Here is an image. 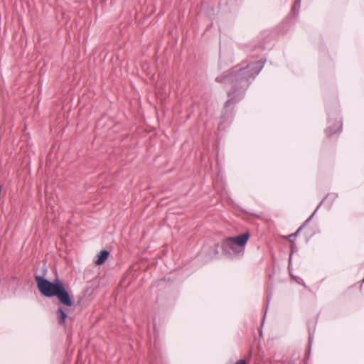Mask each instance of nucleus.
<instances>
[{
	"label": "nucleus",
	"instance_id": "nucleus-10",
	"mask_svg": "<svg viewBox=\"0 0 364 364\" xmlns=\"http://www.w3.org/2000/svg\"><path fill=\"white\" fill-rule=\"evenodd\" d=\"M289 276H290V278L291 280L295 281L296 282L299 284V282L297 280V278H298L297 276H296L295 274H289Z\"/></svg>",
	"mask_w": 364,
	"mask_h": 364
},
{
	"label": "nucleus",
	"instance_id": "nucleus-13",
	"mask_svg": "<svg viewBox=\"0 0 364 364\" xmlns=\"http://www.w3.org/2000/svg\"><path fill=\"white\" fill-rule=\"evenodd\" d=\"M269 298H268V299H267V304H269ZM267 305H268V304H267Z\"/></svg>",
	"mask_w": 364,
	"mask_h": 364
},
{
	"label": "nucleus",
	"instance_id": "nucleus-1",
	"mask_svg": "<svg viewBox=\"0 0 364 364\" xmlns=\"http://www.w3.org/2000/svg\"><path fill=\"white\" fill-rule=\"evenodd\" d=\"M263 67L264 62L260 60L244 66L237 65L215 78L216 82L232 85L228 92V99L225 104V109H228L244 97L251 82L260 73Z\"/></svg>",
	"mask_w": 364,
	"mask_h": 364
},
{
	"label": "nucleus",
	"instance_id": "nucleus-12",
	"mask_svg": "<svg viewBox=\"0 0 364 364\" xmlns=\"http://www.w3.org/2000/svg\"><path fill=\"white\" fill-rule=\"evenodd\" d=\"M48 270L46 267H43V273H47Z\"/></svg>",
	"mask_w": 364,
	"mask_h": 364
},
{
	"label": "nucleus",
	"instance_id": "nucleus-4",
	"mask_svg": "<svg viewBox=\"0 0 364 364\" xmlns=\"http://www.w3.org/2000/svg\"><path fill=\"white\" fill-rule=\"evenodd\" d=\"M333 119H335L334 122H331V119H329L328 121V125L326 132L328 137L332 136L337 133H340L342 129L341 119L338 114H336Z\"/></svg>",
	"mask_w": 364,
	"mask_h": 364
},
{
	"label": "nucleus",
	"instance_id": "nucleus-2",
	"mask_svg": "<svg viewBox=\"0 0 364 364\" xmlns=\"http://www.w3.org/2000/svg\"><path fill=\"white\" fill-rule=\"evenodd\" d=\"M36 280L42 295L48 298L56 296L61 304L67 306L73 305L71 296L59 278L50 282L39 274H36Z\"/></svg>",
	"mask_w": 364,
	"mask_h": 364
},
{
	"label": "nucleus",
	"instance_id": "nucleus-3",
	"mask_svg": "<svg viewBox=\"0 0 364 364\" xmlns=\"http://www.w3.org/2000/svg\"><path fill=\"white\" fill-rule=\"evenodd\" d=\"M250 238V234L245 232L236 237H229L221 242L222 254L227 258L235 259L242 257L245 247Z\"/></svg>",
	"mask_w": 364,
	"mask_h": 364
},
{
	"label": "nucleus",
	"instance_id": "nucleus-7",
	"mask_svg": "<svg viewBox=\"0 0 364 364\" xmlns=\"http://www.w3.org/2000/svg\"><path fill=\"white\" fill-rule=\"evenodd\" d=\"M57 317L58 320V323L61 325H65V320L67 318L66 312L63 309V308H59L57 311Z\"/></svg>",
	"mask_w": 364,
	"mask_h": 364
},
{
	"label": "nucleus",
	"instance_id": "nucleus-14",
	"mask_svg": "<svg viewBox=\"0 0 364 364\" xmlns=\"http://www.w3.org/2000/svg\"><path fill=\"white\" fill-rule=\"evenodd\" d=\"M361 282L363 283L364 282V278L361 280Z\"/></svg>",
	"mask_w": 364,
	"mask_h": 364
},
{
	"label": "nucleus",
	"instance_id": "nucleus-11",
	"mask_svg": "<svg viewBox=\"0 0 364 364\" xmlns=\"http://www.w3.org/2000/svg\"><path fill=\"white\" fill-rule=\"evenodd\" d=\"M234 364H247L246 361L243 359H240L237 361H236Z\"/></svg>",
	"mask_w": 364,
	"mask_h": 364
},
{
	"label": "nucleus",
	"instance_id": "nucleus-5",
	"mask_svg": "<svg viewBox=\"0 0 364 364\" xmlns=\"http://www.w3.org/2000/svg\"><path fill=\"white\" fill-rule=\"evenodd\" d=\"M329 197H331L333 199H334L336 198V196L334 194H331V195H328L321 203L320 204L317 206V208H316V210L314 211V213L311 215V216L305 221L304 224L303 225H301L294 233L293 234H291L288 236V238L291 240L292 237H295L297 236V235L299 233V232L301 231V230L303 228V227L306 224L308 223L311 219L312 218L314 217V214L316 213V212L317 211V210L320 208V206L321 205V204L323 203H324V201L326 200H327L328 198Z\"/></svg>",
	"mask_w": 364,
	"mask_h": 364
},
{
	"label": "nucleus",
	"instance_id": "nucleus-8",
	"mask_svg": "<svg viewBox=\"0 0 364 364\" xmlns=\"http://www.w3.org/2000/svg\"><path fill=\"white\" fill-rule=\"evenodd\" d=\"M300 5H301V0H294V5L291 9L292 11L298 12V10L300 8Z\"/></svg>",
	"mask_w": 364,
	"mask_h": 364
},
{
	"label": "nucleus",
	"instance_id": "nucleus-9",
	"mask_svg": "<svg viewBox=\"0 0 364 364\" xmlns=\"http://www.w3.org/2000/svg\"><path fill=\"white\" fill-rule=\"evenodd\" d=\"M218 247L219 244L217 243L215 245L214 247L212 250V254L213 255L210 257V259H213V257H215L218 254Z\"/></svg>",
	"mask_w": 364,
	"mask_h": 364
},
{
	"label": "nucleus",
	"instance_id": "nucleus-6",
	"mask_svg": "<svg viewBox=\"0 0 364 364\" xmlns=\"http://www.w3.org/2000/svg\"><path fill=\"white\" fill-rule=\"evenodd\" d=\"M109 255V252L107 250H101L97 255V259L95 261V263L97 265H101L108 258Z\"/></svg>",
	"mask_w": 364,
	"mask_h": 364
}]
</instances>
